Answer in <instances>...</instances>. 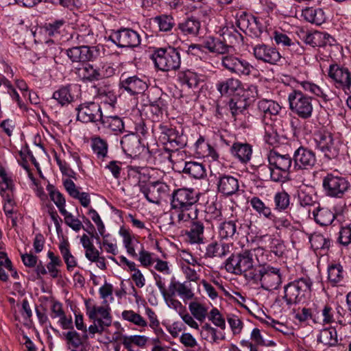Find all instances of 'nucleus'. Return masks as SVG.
I'll list each match as a JSON object with an SVG mask.
<instances>
[{
	"label": "nucleus",
	"mask_w": 351,
	"mask_h": 351,
	"mask_svg": "<svg viewBox=\"0 0 351 351\" xmlns=\"http://www.w3.org/2000/svg\"><path fill=\"white\" fill-rule=\"evenodd\" d=\"M236 220L230 219L221 222L218 226V234L221 239H232L237 231Z\"/></svg>",
	"instance_id": "obj_47"
},
{
	"label": "nucleus",
	"mask_w": 351,
	"mask_h": 351,
	"mask_svg": "<svg viewBox=\"0 0 351 351\" xmlns=\"http://www.w3.org/2000/svg\"><path fill=\"white\" fill-rule=\"evenodd\" d=\"M61 214L64 217L65 223L75 232L79 231L82 228L84 229V227L81 221L77 218H75L74 216L71 213L66 211V210Z\"/></svg>",
	"instance_id": "obj_64"
},
{
	"label": "nucleus",
	"mask_w": 351,
	"mask_h": 351,
	"mask_svg": "<svg viewBox=\"0 0 351 351\" xmlns=\"http://www.w3.org/2000/svg\"><path fill=\"white\" fill-rule=\"evenodd\" d=\"M195 147L196 153L203 157L211 155L213 152H215L214 149L205 142L203 136H199L195 143Z\"/></svg>",
	"instance_id": "obj_60"
},
{
	"label": "nucleus",
	"mask_w": 351,
	"mask_h": 351,
	"mask_svg": "<svg viewBox=\"0 0 351 351\" xmlns=\"http://www.w3.org/2000/svg\"><path fill=\"white\" fill-rule=\"evenodd\" d=\"M258 109L263 114V121L267 122L266 119L269 117L270 121L272 116L279 114L282 110V106L276 101L272 99H263L260 100L257 104Z\"/></svg>",
	"instance_id": "obj_29"
},
{
	"label": "nucleus",
	"mask_w": 351,
	"mask_h": 351,
	"mask_svg": "<svg viewBox=\"0 0 351 351\" xmlns=\"http://www.w3.org/2000/svg\"><path fill=\"white\" fill-rule=\"evenodd\" d=\"M95 47L87 45L73 47L66 51V55L73 62H82L84 64L95 58Z\"/></svg>",
	"instance_id": "obj_24"
},
{
	"label": "nucleus",
	"mask_w": 351,
	"mask_h": 351,
	"mask_svg": "<svg viewBox=\"0 0 351 351\" xmlns=\"http://www.w3.org/2000/svg\"><path fill=\"white\" fill-rule=\"evenodd\" d=\"M217 33L223 37V40L213 36L206 37L204 40V46L210 53L223 55L230 51L234 45L243 39L242 35L234 28L232 23L226 22L219 27Z\"/></svg>",
	"instance_id": "obj_2"
},
{
	"label": "nucleus",
	"mask_w": 351,
	"mask_h": 351,
	"mask_svg": "<svg viewBox=\"0 0 351 351\" xmlns=\"http://www.w3.org/2000/svg\"><path fill=\"white\" fill-rule=\"evenodd\" d=\"M265 23L264 20L261 18L251 16L250 19H247L245 15H241L237 20V25L241 30L244 31L245 29H249L254 32L256 36H259L265 29Z\"/></svg>",
	"instance_id": "obj_25"
},
{
	"label": "nucleus",
	"mask_w": 351,
	"mask_h": 351,
	"mask_svg": "<svg viewBox=\"0 0 351 351\" xmlns=\"http://www.w3.org/2000/svg\"><path fill=\"white\" fill-rule=\"evenodd\" d=\"M332 38L329 34L321 32H315L306 35L304 42L313 47H324L330 43Z\"/></svg>",
	"instance_id": "obj_38"
},
{
	"label": "nucleus",
	"mask_w": 351,
	"mask_h": 351,
	"mask_svg": "<svg viewBox=\"0 0 351 351\" xmlns=\"http://www.w3.org/2000/svg\"><path fill=\"white\" fill-rule=\"evenodd\" d=\"M317 341L328 347H334L338 344L337 332L334 327H328L320 330Z\"/></svg>",
	"instance_id": "obj_35"
},
{
	"label": "nucleus",
	"mask_w": 351,
	"mask_h": 351,
	"mask_svg": "<svg viewBox=\"0 0 351 351\" xmlns=\"http://www.w3.org/2000/svg\"><path fill=\"white\" fill-rule=\"evenodd\" d=\"M121 145L123 152L130 156L136 154L140 150V140L134 133L123 136Z\"/></svg>",
	"instance_id": "obj_32"
},
{
	"label": "nucleus",
	"mask_w": 351,
	"mask_h": 351,
	"mask_svg": "<svg viewBox=\"0 0 351 351\" xmlns=\"http://www.w3.org/2000/svg\"><path fill=\"white\" fill-rule=\"evenodd\" d=\"M116 341H121L123 346H132V344L144 348L148 342V338L143 335H121L115 339Z\"/></svg>",
	"instance_id": "obj_50"
},
{
	"label": "nucleus",
	"mask_w": 351,
	"mask_h": 351,
	"mask_svg": "<svg viewBox=\"0 0 351 351\" xmlns=\"http://www.w3.org/2000/svg\"><path fill=\"white\" fill-rule=\"evenodd\" d=\"M154 278L156 280V285L163 298L175 297L176 294L178 293V284H179V281H176L175 278L172 279L167 290L165 284L162 281L161 278L159 276H155Z\"/></svg>",
	"instance_id": "obj_49"
},
{
	"label": "nucleus",
	"mask_w": 351,
	"mask_h": 351,
	"mask_svg": "<svg viewBox=\"0 0 351 351\" xmlns=\"http://www.w3.org/2000/svg\"><path fill=\"white\" fill-rule=\"evenodd\" d=\"M177 294L184 300H191L195 298V294L190 286L186 282L178 284Z\"/></svg>",
	"instance_id": "obj_63"
},
{
	"label": "nucleus",
	"mask_w": 351,
	"mask_h": 351,
	"mask_svg": "<svg viewBox=\"0 0 351 351\" xmlns=\"http://www.w3.org/2000/svg\"><path fill=\"white\" fill-rule=\"evenodd\" d=\"M316 147L324 153L328 159L337 158L339 154V142L333 138L328 132H319L315 136Z\"/></svg>",
	"instance_id": "obj_13"
},
{
	"label": "nucleus",
	"mask_w": 351,
	"mask_h": 351,
	"mask_svg": "<svg viewBox=\"0 0 351 351\" xmlns=\"http://www.w3.org/2000/svg\"><path fill=\"white\" fill-rule=\"evenodd\" d=\"M309 241L311 247L314 251H324L326 252L328 250L330 245V240L326 238L324 235L319 233H314L309 237Z\"/></svg>",
	"instance_id": "obj_48"
},
{
	"label": "nucleus",
	"mask_w": 351,
	"mask_h": 351,
	"mask_svg": "<svg viewBox=\"0 0 351 351\" xmlns=\"http://www.w3.org/2000/svg\"><path fill=\"white\" fill-rule=\"evenodd\" d=\"M158 130L159 140L165 145L167 152L178 151L186 145V136L172 125L160 123Z\"/></svg>",
	"instance_id": "obj_8"
},
{
	"label": "nucleus",
	"mask_w": 351,
	"mask_h": 351,
	"mask_svg": "<svg viewBox=\"0 0 351 351\" xmlns=\"http://www.w3.org/2000/svg\"><path fill=\"white\" fill-rule=\"evenodd\" d=\"M349 180L338 172L328 173L322 179V187L326 196L343 198L350 189Z\"/></svg>",
	"instance_id": "obj_5"
},
{
	"label": "nucleus",
	"mask_w": 351,
	"mask_h": 351,
	"mask_svg": "<svg viewBox=\"0 0 351 351\" xmlns=\"http://www.w3.org/2000/svg\"><path fill=\"white\" fill-rule=\"evenodd\" d=\"M178 80L182 85H186L189 88H197L201 80L200 76L190 69L179 71Z\"/></svg>",
	"instance_id": "obj_34"
},
{
	"label": "nucleus",
	"mask_w": 351,
	"mask_h": 351,
	"mask_svg": "<svg viewBox=\"0 0 351 351\" xmlns=\"http://www.w3.org/2000/svg\"><path fill=\"white\" fill-rule=\"evenodd\" d=\"M265 134L264 141L269 145H276L278 143L279 136L276 130L274 127L273 121L265 122Z\"/></svg>",
	"instance_id": "obj_52"
},
{
	"label": "nucleus",
	"mask_w": 351,
	"mask_h": 351,
	"mask_svg": "<svg viewBox=\"0 0 351 351\" xmlns=\"http://www.w3.org/2000/svg\"><path fill=\"white\" fill-rule=\"evenodd\" d=\"M86 314L89 319L95 322L101 323L106 326H110L112 324V316L110 308L106 304L105 306L90 305L87 302L85 303Z\"/></svg>",
	"instance_id": "obj_22"
},
{
	"label": "nucleus",
	"mask_w": 351,
	"mask_h": 351,
	"mask_svg": "<svg viewBox=\"0 0 351 351\" xmlns=\"http://www.w3.org/2000/svg\"><path fill=\"white\" fill-rule=\"evenodd\" d=\"M221 65L232 73L237 75H249L254 67L247 60L234 55H226L221 58Z\"/></svg>",
	"instance_id": "obj_17"
},
{
	"label": "nucleus",
	"mask_w": 351,
	"mask_h": 351,
	"mask_svg": "<svg viewBox=\"0 0 351 351\" xmlns=\"http://www.w3.org/2000/svg\"><path fill=\"white\" fill-rule=\"evenodd\" d=\"M197 194L193 189L180 188L174 190L171 198V208L177 209L182 207L197 206L198 202Z\"/></svg>",
	"instance_id": "obj_15"
},
{
	"label": "nucleus",
	"mask_w": 351,
	"mask_h": 351,
	"mask_svg": "<svg viewBox=\"0 0 351 351\" xmlns=\"http://www.w3.org/2000/svg\"><path fill=\"white\" fill-rule=\"evenodd\" d=\"M77 120L83 123L100 122L103 114L99 104L94 101H88L80 104L76 107Z\"/></svg>",
	"instance_id": "obj_14"
},
{
	"label": "nucleus",
	"mask_w": 351,
	"mask_h": 351,
	"mask_svg": "<svg viewBox=\"0 0 351 351\" xmlns=\"http://www.w3.org/2000/svg\"><path fill=\"white\" fill-rule=\"evenodd\" d=\"M328 280L332 285L341 282L345 277L346 271L343 265L339 263H332L328 266Z\"/></svg>",
	"instance_id": "obj_39"
},
{
	"label": "nucleus",
	"mask_w": 351,
	"mask_h": 351,
	"mask_svg": "<svg viewBox=\"0 0 351 351\" xmlns=\"http://www.w3.org/2000/svg\"><path fill=\"white\" fill-rule=\"evenodd\" d=\"M77 74L84 82L99 81V67L98 65L90 63L83 64L82 67L77 69Z\"/></svg>",
	"instance_id": "obj_33"
},
{
	"label": "nucleus",
	"mask_w": 351,
	"mask_h": 351,
	"mask_svg": "<svg viewBox=\"0 0 351 351\" xmlns=\"http://www.w3.org/2000/svg\"><path fill=\"white\" fill-rule=\"evenodd\" d=\"M316 197L305 190H300L298 193L300 204L303 207H310L318 204Z\"/></svg>",
	"instance_id": "obj_61"
},
{
	"label": "nucleus",
	"mask_w": 351,
	"mask_h": 351,
	"mask_svg": "<svg viewBox=\"0 0 351 351\" xmlns=\"http://www.w3.org/2000/svg\"><path fill=\"white\" fill-rule=\"evenodd\" d=\"M253 253L245 250L241 253L232 254L224 262L226 270L235 275L243 274L246 280L252 281L258 267H254Z\"/></svg>",
	"instance_id": "obj_3"
},
{
	"label": "nucleus",
	"mask_w": 351,
	"mask_h": 351,
	"mask_svg": "<svg viewBox=\"0 0 351 351\" xmlns=\"http://www.w3.org/2000/svg\"><path fill=\"white\" fill-rule=\"evenodd\" d=\"M251 282L265 290H276L282 282L280 270L269 265L258 267Z\"/></svg>",
	"instance_id": "obj_9"
},
{
	"label": "nucleus",
	"mask_w": 351,
	"mask_h": 351,
	"mask_svg": "<svg viewBox=\"0 0 351 351\" xmlns=\"http://www.w3.org/2000/svg\"><path fill=\"white\" fill-rule=\"evenodd\" d=\"M199 210L197 206L182 207L170 210L169 225L180 227L186 222H192L197 219Z\"/></svg>",
	"instance_id": "obj_19"
},
{
	"label": "nucleus",
	"mask_w": 351,
	"mask_h": 351,
	"mask_svg": "<svg viewBox=\"0 0 351 351\" xmlns=\"http://www.w3.org/2000/svg\"><path fill=\"white\" fill-rule=\"evenodd\" d=\"M91 148L98 160H104L108 156V144L99 136L91 138Z\"/></svg>",
	"instance_id": "obj_41"
},
{
	"label": "nucleus",
	"mask_w": 351,
	"mask_h": 351,
	"mask_svg": "<svg viewBox=\"0 0 351 351\" xmlns=\"http://www.w3.org/2000/svg\"><path fill=\"white\" fill-rule=\"evenodd\" d=\"M313 282L308 278H300L284 287L282 299L289 306L299 304L310 298Z\"/></svg>",
	"instance_id": "obj_4"
},
{
	"label": "nucleus",
	"mask_w": 351,
	"mask_h": 351,
	"mask_svg": "<svg viewBox=\"0 0 351 351\" xmlns=\"http://www.w3.org/2000/svg\"><path fill=\"white\" fill-rule=\"evenodd\" d=\"M253 54L257 60L269 64H276L282 58L278 50L265 44H258L253 47Z\"/></svg>",
	"instance_id": "obj_21"
},
{
	"label": "nucleus",
	"mask_w": 351,
	"mask_h": 351,
	"mask_svg": "<svg viewBox=\"0 0 351 351\" xmlns=\"http://www.w3.org/2000/svg\"><path fill=\"white\" fill-rule=\"evenodd\" d=\"M63 335L67 345L74 349H77L81 346L83 344L84 341L86 340L83 335L81 336L80 333H78L74 329L64 333Z\"/></svg>",
	"instance_id": "obj_55"
},
{
	"label": "nucleus",
	"mask_w": 351,
	"mask_h": 351,
	"mask_svg": "<svg viewBox=\"0 0 351 351\" xmlns=\"http://www.w3.org/2000/svg\"><path fill=\"white\" fill-rule=\"evenodd\" d=\"M302 15L306 21L317 25L326 21L325 13L321 8H306L302 10Z\"/></svg>",
	"instance_id": "obj_36"
},
{
	"label": "nucleus",
	"mask_w": 351,
	"mask_h": 351,
	"mask_svg": "<svg viewBox=\"0 0 351 351\" xmlns=\"http://www.w3.org/2000/svg\"><path fill=\"white\" fill-rule=\"evenodd\" d=\"M151 58L158 69L165 72L178 69L181 64L180 53L172 47L156 49Z\"/></svg>",
	"instance_id": "obj_6"
},
{
	"label": "nucleus",
	"mask_w": 351,
	"mask_h": 351,
	"mask_svg": "<svg viewBox=\"0 0 351 351\" xmlns=\"http://www.w3.org/2000/svg\"><path fill=\"white\" fill-rule=\"evenodd\" d=\"M274 40L278 45H281L298 54H302L304 52L302 46L295 40L289 38L286 34L276 31L274 33Z\"/></svg>",
	"instance_id": "obj_30"
},
{
	"label": "nucleus",
	"mask_w": 351,
	"mask_h": 351,
	"mask_svg": "<svg viewBox=\"0 0 351 351\" xmlns=\"http://www.w3.org/2000/svg\"><path fill=\"white\" fill-rule=\"evenodd\" d=\"M179 29L184 35L196 36L200 29V22L195 18H189L180 23Z\"/></svg>",
	"instance_id": "obj_46"
},
{
	"label": "nucleus",
	"mask_w": 351,
	"mask_h": 351,
	"mask_svg": "<svg viewBox=\"0 0 351 351\" xmlns=\"http://www.w3.org/2000/svg\"><path fill=\"white\" fill-rule=\"evenodd\" d=\"M167 108L166 100L160 97L156 100L152 101L149 106V110L151 113V118L154 121H158L162 118L164 112Z\"/></svg>",
	"instance_id": "obj_44"
},
{
	"label": "nucleus",
	"mask_w": 351,
	"mask_h": 351,
	"mask_svg": "<svg viewBox=\"0 0 351 351\" xmlns=\"http://www.w3.org/2000/svg\"><path fill=\"white\" fill-rule=\"evenodd\" d=\"M122 318L125 321L132 323L139 327H146V320L138 313L132 310H125L121 313Z\"/></svg>",
	"instance_id": "obj_54"
},
{
	"label": "nucleus",
	"mask_w": 351,
	"mask_h": 351,
	"mask_svg": "<svg viewBox=\"0 0 351 351\" xmlns=\"http://www.w3.org/2000/svg\"><path fill=\"white\" fill-rule=\"evenodd\" d=\"M328 75L336 88L347 95L351 93V73L347 67L337 63L331 64Z\"/></svg>",
	"instance_id": "obj_10"
},
{
	"label": "nucleus",
	"mask_w": 351,
	"mask_h": 351,
	"mask_svg": "<svg viewBox=\"0 0 351 351\" xmlns=\"http://www.w3.org/2000/svg\"><path fill=\"white\" fill-rule=\"evenodd\" d=\"M71 85L61 86L53 93L52 98L62 106H67L74 101V96L71 93Z\"/></svg>",
	"instance_id": "obj_40"
},
{
	"label": "nucleus",
	"mask_w": 351,
	"mask_h": 351,
	"mask_svg": "<svg viewBox=\"0 0 351 351\" xmlns=\"http://www.w3.org/2000/svg\"><path fill=\"white\" fill-rule=\"evenodd\" d=\"M290 110L299 118L308 119L313 112V97L300 90H293L288 95Z\"/></svg>",
	"instance_id": "obj_7"
},
{
	"label": "nucleus",
	"mask_w": 351,
	"mask_h": 351,
	"mask_svg": "<svg viewBox=\"0 0 351 351\" xmlns=\"http://www.w3.org/2000/svg\"><path fill=\"white\" fill-rule=\"evenodd\" d=\"M183 172L195 179H202L206 175L202 164L192 161L185 162Z\"/></svg>",
	"instance_id": "obj_45"
},
{
	"label": "nucleus",
	"mask_w": 351,
	"mask_h": 351,
	"mask_svg": "<svg viewBox=\"0 0 351 351\" xmlns=\"http://www.w3.org/2000/svg\"><path fill=\"white\" fill-rule=\"evenodd\" d=\"M250 204L253 209L260 215H263L267 219H272L273 213L271 208L266 206L265 204L258 197H253L250 200Z\"/></svg>",
	"instance_id": "obj_51"
},
{
	"label": "nucleus",
	"mask_w": 351,
	"mask_h": 351,
	"mask_svg": "<svg viewBox=\"0 0 351 351\" xmlns=\"http://www.w3.org/2000/svg\"><path fill=\"white\" fill-rule=\"evenodd\" d=\"M204 223L197 219L191 222L190 230L186 232V235L191 243L201 244L204 240Z\"/></svg>",
	"instance_id": "obj_31"
},
{
	"label": "nucleus",
	"mask_w": 351,
	"mask_h": 351,
	"mask_svg": "<svg viewBox=\"0 0 351 351\" xmlns=\"http://www.w3.org/2000/svg\"><path fill=\"white\" fill-rule=\"evenodd\" d=\"M113 40L119 47L134 48L141 44L139 34L129 28H121L112 35Z\"/></svg>",
	"instance_id": "obj_20"
},
{
	"label": "nucleus",
	"mask_w": 351,
	"mask_h": 351,
	"mask_svg": "<svg viewBox=\"0 0 351 351\" xmlns=\"http://www.w3.org/2000/svg\"><path fill=\"white\" fill-rule=\"evenodd\" d=\"M228 106L232 116L235 117L237 114L242 113L246 109L247 102L245 99L235 97L230 100Z\"/></svg>",
	"instance_id": "obj_57"
},
{
	"label": "nucleus",
	"mask_w": 351,
	"mask_h": 351,
	"mask_svg": "<svg viewBox=\"0 0 351 351\" xmlns=\"http://www.w3.org/2000/svg\"><path fill=\"white\" fill-rule=\"evenodd\" d=\"M230 153L241 163L247 164L252 156V146L247 143L234 142L230 148Z\"/></svg>",
	"instance_id": "obj_26"
},
{
	"label": "nucleus",
	"mask_w": 351,
	"mask_h": 351,
	"mask_svg": "<svg viewBox=\"0 0 351 351\" xmlns=\"http://www.w3.org/2000/svg\"><path fill=\"white\" fill-rule=\"evenodd\" d=\"M275 209L278 211H283L288 208L290 204L289 195L282 191L275 194L274 197Z\"/></svg>",
	"instance_id": "obj_56"
},
{
	"label": "nucleus",
	"mask_w": 351,
	"mask_h": 351,
	"mask_svg": "<svg viewBox=\"0 0 351 351\" xmlns=\"http://www.w3.org/2000/svg\"><path fill=\"white\" fill-rule=\"evenodd\" d=\"M191 314L199 321L203 322L207 314L206 308L200 303L193 302L189 306Z\"/></svg>",
	"instance_id": "obj_62"
},
{
	"label": "nucleus",
	"mask_w": 351,
	"mask_h": 351,
	"mask_svg": "<svg viewBox=\"0 0 351 351\" xmlns=\"http://www.w3.org/2000/svg\"><path fill=\"white\" fill-rule=\"evenodd\" d=\"M269 166H258V173L263 180L270 178L274 182H285L289 179L293 158L288 154H281L271 149L267 154Z\"/></svg>",
	"instance_id": "obj_1"
},
{
	"label": "nucleus",
	"mask_w": 351,
	"mask_h": 351,
	"mask_svg": "<svg viewBox=\"0 0 351 351\" xmlns=\"http://www.w3.org/2000/svg\"><path fill=\"white\" fill-rule=\"evenodd\" d=\"M119 85L131 95L143 93L147 88L143 80L136 75L128 76L125 73L121 75Z\"/></svg>",
	"instance_id": "obj_23"
},
{
	"label": "nucleus",
	"mask_w": 351,
	"mask_h": 351,
	"mask_svg": "<svg viewBox=\"0 0 351 351\" xmlns=\"http://www.w3.org/2000/svg\"><path fill=\"white\" fill-rule=\"evenodd\" d=\"M154 21L158 25L160 31L169 32L175 25L173 17L170 15H160L154 18Z\"/></svg>",
	"instance_id": "obj_59"
},
{
	"label": "nucleus",
	"mask_w": 351,
	"mask_h": 351,
	"mask_svg": "<svg viewBox=\"0 0 351 351\" xmlns=\"http://www.w3.org/2000/svg\"><path fill=\"white\" fill-rule=\"evenodd\" d=\"M232 245L223 241H213L206 247V258H223L231 252Z\"/></svg>",
	"instance_id": "obj_27"
},
{
	"label": "nucleus",
	"mask_w": 351,
	"mask_h": 351,
	"mask_svg": "<svg viewBox=\"0 0 351 351\" xmlns=\"http://www.w3.org/2000/svg\"><path fill=\"white\" fill-rule=\"evenodd\" d=\"M140 191L149 202L158 204L162 198L168 193L169 188L164 182L156 181L148 184L138 182Z\"/></svg>",
	"instance_id": "obj_16"
},
{
	"label": "nucleus",
	"mask_w": 351,
	"mask_h": 351,
	"mask_svg": "<svg viewBox=\"0 0 351 351\" xmlns=\"http://www.w3.org/2000/svg\"><path fill=\"white\" fill-rule=\"evenodd\" d=\"M294 313L295 319L300 322H306L308 320H312L315 323L316 316V308H298Z\"/></svg>",
	"instance_id": "obj_53"
},
{
	"label": "nucleus",
	"mask_w": 351,
	"mask_h": 351,
	"mask_svg": "<svg viewBox=\"0 0 351 351\" xmlns=\"http://www.w3.org/2000/svg\"><path fill=\"white\" fill-rule=\"evenodd\" d=\"M300 85L305 91L309 92L311 94L322 98L324 101H328L329 99L328 95L317 84L308 81H303L300 82Z\"/></svg>",
	"instance_id": "obj_58"
},
{
	"label": "nucleus",
	"mask_w": 351,
	"mask_h": 351,
	"mask_svg": "<svg viewBox=\"0 0 351 351\" xmlns=\"http://www.w3.org/2000/svg\"><path fill=\"white\" fill-rule=\"evenodd\" d=\"M241 86V82L232 77L219 80L216 83V88L221 95L234 93Z\"/></svg>",
	"instance_id": "obj_37"
},
{
	"label": "nucleus",
	"mask_w": 351,
	"mask_h": 351,
	"mask_svg": "<svg viewBox=\"0 0 351 351\" xmlns=\"http://www.w3.org/2000/svg\"><path fill=\"white\" fill-rule=\"evenodd\" d=\"M12 187V180L8 176L3 168H0L1 195L4 201L3 210L8 217H12L16 213V202L14 199Z\"/></svg>",
	"instance_id": "obj_12"
},
{
	"label": "nucleus",
	"mask_w": 351,
	"mask_h": 351,
	"mask_svg": "<svg viewBox=\"0 0 351 351\" xmlns=\"http://www.w3.org/2000/svg\"><path fill=\"white\" fill-rule=\"evenodd\" d=\"M238 180L229 175L221 176L219 178L217 188L219 192L224 195L230 196L234 194L239 190Z\"/></svg>",
	"instance_id": "obj_28"
},
{
	"label": "nucleus",
	"mask_w": 351,
	"mask_h": 351,
	"mask_svg": "<svg viewBox=\"0 0 351 351\" xmlns=\"http://www.w3.org/2000/svg\"><path fill=\"white\" fill-rule=\"evenodd\" d=\"M100 123L106 128L116 133H123L125 132L124 123L121 118L118 116H104Z\"/></svg>",
	"instance_id": "obj_43"
},
{
	"label": "nucleus",
	"mask_w": 351,
	"mask_h": 351,
	"mask_svg": "<svg viewBox=\"0 0 351 351\" xmlns=\"http://www.w3.org/2000/svg\"><path fill=\"white\" fill-rule=\"evenodd\" d=\"M346 311L341 306L332 308L328 304H326L320 311L316 309V316L315 317V324L321 325H330L333 323L339 325H346V319L344 317Z\"/></svg>",
	"instance_id": "obj_11"
},
{
	"label": "nucleus",
	"mask_w": 351,
	"mask_h": 351,
	"mask_svg": "<svg viewBox=\"0 0 351 351\" xmlns=\"http://www.w3.org/2000/svg\"><path fill=\"white\" fill-rule=\"evenodd\" d=\"M295 170H308L312 169L317 162L315 154L313 151L302 146L298 148L292 157Z\"/></svg>",
	"instance_id": "obj_18"
},
{
	"label": "nucleus",
	"mask_w": 351,
	"mask_h": 351,
	"mask_svg": "<svg viewBox=\"0 0 351 351\" xmlns=\"http://www.w3.org/2000/svg\"><path fill=\"white\" fill-rule=\"evenodd\" d=\"M313 216L318 224L326 226L331 224L335 219L334 213L327 208H319L313 210Z\"/></svg>",
	"instance_id": "obj_42"
}]
</instances>
